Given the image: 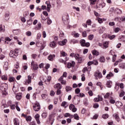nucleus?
Wrapping results in <instances>:
<instances>
[{"label": "nucleus", "instance_id": "nucleus-1", "mask_svg": "<svg viewBox=\"0 0 125 125\" xmlns=\"http://www.w3.org/2000/svg\"><path fill=\"white\" fill-rule=\"evenodd\" d=\"M8 88V85L5 83H3L0 85V89L2 91V94L6 95V90Z\"/></svg>", "mask_w": 125, "mask_h": 125}, {"label": "nucleus", "instance_id": "nucleus-2", "mask_svg": "<svg viewBox=\"0 0 125 125\" xmlns=\"http://www.w3.org/2000/svg\"><path fill=\"white\" fill-rule=\"evenodd\" d=\"M33 108L34 110L36 112L40 111L41 109V105H40V104L38 102L35 103V105H33Z\"/></svg>", "mask_w": 125, "mask_h": 125}, {"label": "nucleus", "instance_id": "nucleus-3", "mask_svg": "<svg viewBox=\"0 0 125 125\" xmlns=\"http://www.w3.org/2000/svg\"><path fill=\"white\" fill-rule=\"evenodd\" d=\"M81 101V99L79 98V95H76L74 96V99H73V103L75 105H78L80 102Z\"/></svg>", "mask_w": 125, "mask_h": 125}, {"label": "nucleus", "instance_id": "nucleus-4", "mask_svg": "<svg viewBox=\"0 0 125 125\" xmlns=\"http://www.w3.org/2000/svg\"><path fill=\"white\" fill-rule=\"evenodd\" d=\"M69 109L72 111L73 113H75V112H77V108H76V106L73 104H70L69 105Z\"/></svg>", "mask_w": 125, "mask_h": 125}, {"label": "nucleus", "instance_id": "nucleus-5", "mask_svg": "<svg viewBox=\"0 0 125 125\" xmlns=\"http://www.w3.org/2000/svg\"><path fill=\"white\" fill-rule=\"evenodd\" d=\"M62 19V21H63V23H65L66 21L69 20V15H68V14H65L63 15Z\"/></svg>", "mask_w": 125, "mask_h": 125}, {"label": "nucleus", "instance_id": "nucleus-6", "mask_svg": "<svg viewBox=\"0 0 125 125\" xmlns=\"http://www.w3.org/2000/svg\"><path fill=\"white\" fill-rule=\"evenodd\" d=\"M31 66H33V68L34 71H36L39 69V65L37 63H35V62H31Z\"/></svg>", "mask_w": 125, "mask_h": 125}, {"label": "nucleus", "instance_id": "nucleus-7", "mask_svg": "<svg viewBox=\"0 0 125 125\" xmlns=\"http://www.w3.org/2000/svg\"><path fill=\"white\" fill-rule=\"evenodd\" d=\"M76 63L75 62L72 61L71 62H68L67 64V67L68 69H70V68H72V67H74Z\"/></svg>", "mask_w": 125, "mask_h": 125}, {"label": "nucleus", "instance_id": "nucleus-8", "mask_svg": "<svg viewBox=\"0 0 125 125\" xmlns=\"http://www.w3.org/2000/svg\"><path fill=\"white\" fill-rule=\"evenodd\" d=\"M38 125L41 124V121H40V114H37L34 117Z\"/></svg>", "mask_w": 125, "mask_h": 125}, {"label": "nucleus", "instance_id": "nucleus-9", "mask_svg": "<svg viewBox=\"0 0 125 125\" xmlns=\"http://www.w3.org/2000/svg\"><path fill=\"white\" fill-rule=\"evenodd\" d=\"M104 37H107L108 39H110V40H113L116 38V35H107L106 34H104L103 35Z\"/></svg>", "mask_w": 125, "mask_h": 125}, {"label": "nucleus", "instance_id": "nucleus-10", "mask_svg": "<svg viewBox=\"0 0 125 125\" xmlns=\"http://www.w3.org/2000/svg\"><path fill=\"white\" fill-rule=\"evenodd\" d=\"M67 39H64L62 41H59L58 42V44L60 45H62V46L65 45V44L67 43Z\"/></svg>", "mask_w": 125, "mask_h": 125}, {"label": "nucleus", "instance_id": "nucleus-11", "mask_svg": "<svg viewBox=\"0 0 125 125\" xmlns=\"http://www.w3.org/2000/svg\"><path fill=\"white\" fill-rule=\"evenodd\" d=\"M9 15H10V13H9V12H6L5 13L4 19L6 20V21H8V20H9V18H10Z\"/></svg>", "mask_w": 125, "mask_h": 125}, {"label": "nucleus", "instance_id": "nucleus-12", "mask_svg": "<svg viewBox=\"0 0 125 125\" xmlns=\"http://www.w3.org/2000/svg\"><path fill=\"white\" fill-rule=\"evenodd\" d=\"M9 56H10V57H13V58H16V57H17L15 55V52L13 51H10L9 53Z\"/></svg>", "mask_w": 125, "mask_h": 125}, {"label": "nucleus", "instance_id": "nucleus-13", "mask_svg": "<svg viewBox=\"0 0 125 125\" xmlns=\"http://www.w3.org/2000/svg\"><path fill=\"white\" fill-rule=\"evenodd\" d=\"M113 117H115V119H116V120L117 122H120V121H121V119H120V117H119V114H118L117 113H115L113 115Z\"/></svg>", "mask_w": 125, "mask_h": 125}, {"label": "nucleus", "instance_id": "nucleus-14", "mask_svg": "<svg viewBox=\"0 0 125 125\" xmlns=\"http://www.w3.org/2000/svg\"><path fill=\"white\" fill-rule=\"evenodd\" d=\"M95 77H98L99 79H101V78H102V73L98 71V72L95 73Z\"/></svg>", "mask_w": 125, "mask_h": 125}, {"label": "nucleus", "instance_id": "nucleus-15", "mask_svg": "<svg viewBox=\"0 0 125 125\" xmlns=\"http://www.w3.org/2000/svg\"><path fill=\"white\" fill-rule=\"evenodd\" d=\"M112 77H114V74L110 72L109 74L107 75L106 79H107V80H110Z\"/></svg>", "mask_w": 125, "mask_h": 125}, {"label": "nucleus", "instance_id": "nucleus-16", "mask_svg": "<svg viewBox=\"0 0 125 125\" xmlns=\"http://www.w3.org/2000/svg\"><path fill=\"white\" fill-rule=\"evenodd\" d=\"M16 99H17V100H20V99H21V98H22V93H19L17 94L16 96Z\"/></svg>", "mask_w": 125, "mask_h": 125}, {"label": "nucleus", "instance_id": "nucleus-17", "mask_svg": "<svg viewBox=\"0 0 125 125\" xmlns=\"http://www.w3.org/2000/svg\"><path fill=\"white\" fill-rule=\"evenodd\" d=\"M116 106L118 107V108H121V107L123 106V103L121 102H117L116 103Z\"/></svg>", "mask_w": 125, "mask_h": 125}, {"label": "nucleus", "instance_id": "nucleus-18", "mask_svg": "<svg viewBox=\"0 0 125 125\" xmlns=\"http://www.w3.org/2000/svg\"><path fill=\"white\" fill-rule=\"evenodd\" d=\"M92 53L93 55H96V56H98V55H99V52L96 50H92Z\"/></svg>", "mask_w": 125, "mask_h": 125}, {"label": "nucleus", "instance_id": "nucleus-19", "mask_svg": "<svg viewBox=\"0 0 125 125\" xmlns=\"http://www.w3.org/2000/svg\"><path fill=\"white\" fill-rule=\"evenodd\" d=\"M50 46L51 47H52V48H54V47H55V46H56V43L54 41L51 42L50 43Z\"/></svg>", "mask_w": 125, "mask_h": 125}, {"label": "nucleus", "instance_id": "nucleus-20", "mask_svg": "<svg viewBox=\"0 0 125 125\" xmlns=\"http://www.w3.org/2000/svg\"><path fill=\"white\" fill-rule=\"evenodd\" d=\"M14 125H19V120L17 118H15L14 119Z\"/></svg>", "mask_w": 125, "mask_h": 125}, {"label": "nucleus", "instance_id": "nucleus-21", "mask_svg": "<svg viewBox=\"0 0 125 125\" xmlns=\"http://www.w3.org/2000/svg\"><path fill=\"white\" fill-rule=\"evenodd\" d=\"M62 107H64V108H67L68 106V104L66 102H63L61 104Z\"/></svg>", "mask_w": 125, "mask_h": 125}, {"label": "nucleus", "instance_id": "nucleus-22", "mask_svg": "<svg viewBox=\"0 0 125 125\" xmlns=\"http://www.w3.org/2000/svg\"><path fill=\"white\" fill-rule=\"evenodd\" d=\"M99 61L102 63H104V62H105V58L104 56L100 57L99 59Z\"/></svg>", "mask_w": 125, "mask_h": 125}, {"label": "nucleus", "instance_id": "nucleus-23", "mask_svg": "<svg viewBox=\"0 0 125 125\" xmlns=\"http://www.w3.org/2000/svg\"><path fill=\"white\" fill-rule=\"evenodd\" d=\"M105 30H106V28H105V27H104V26L102 27V28H100L99 31L100 34H103Z\"/></svg>", "mask_w": 125, "mask_h": 125}, {"label": "nucleus", "instance_id": "nucleus-24", "mask_svg": "<svg viewBox=\"0 0 125 125\" xmlns=\"http://www.w3.org/2000/svg\"><path fill=\"white\" fill-rule=\"evenodd\" d=\"M31 80H32V76L30 75L28 76V80H26L27 83H32V81Z\"/></svg>", "mask_w": 125, "mask_h": 125}, {"label": "nucleus", "instance_id": "nucleus-25", "mask_svg": "<svg viewBox=\"0 0 125 125\" xmlns=\"http://www.w3.org/2000/svg\"><path fill=\"white\" fill-rule=\"evenodd\" d=\"M112 81H108L106 83V85L107 87H111L112 86Z\"/></svg>", "mask_w": 125, "mask_h": 125}, {"label": "nucleus", "instance_id": "nucleus-26", "mask_svg": "<svg viewBox=\"0 0 125 125\" xmlns=\"http://www.w3.org/2000/svg\"><path fill=\"white\" fill-rule=\"evenodd\" d=\"M65 90L67 92H68V91H71V90H72V87L70 86H66L65 87Z\"/></svg>", "mask_w": 125, "mask_h": 125}, {"label": "nucleus", "instance_id": "nucleus-27", "mask_svg": "<svg viewBox=\"0 0 125 125\" xmlns=\"http://www.w3.org/2000/svg\"><path fill=\"white\" fill-rule=\"evenodd\" d=\"M80 43L81 44L82 46H84L85 44V40L82 39L80 41Z\"/></svg>", "mask_w": 125, "mask_h": 125}, {"label": "nucleus", "instance_id": "nucleus-28", "mask_svg": "<svg viewBox=\"0 0 125 125\" xmlns=\"http://www.w3.org/2000/svg\"><path fill=\"white\" fill-rule=\"evenodd\" d=\"M53 57H55V55H50L48 57V60H50V61H52L53 60Z\"/></svg>", "mask_w": 125, "mask_h": 125}, {"label": "nucleus", "instance_id": "nucleus-29", "mask_svg": "<svg viewBox=\"0 0 125 125\" xmlns=\"http://www.w3.org/2000/svg\"><path fill=\"white\" fill-rule=\"evenodd\" d=\"M94 38V35H93V34H91L88 36V39L90 41H92V40H93Z\"/></svg>", "mask_w": 125, "mask_h": 125}, {"label": "nucleus", "instance_id": "nucleus-30", "mask_svg": "<svg viewBox=\"0 0 125 125\" xmlns=\"http://www.w3.org/2000/svg\"><path fill=\"white\" fill-rule=\"evenodd\" d=\"M102 117L103 119L105 120L106 119H108V118H109V115L107 114H104L103 115Z\"/></svg>", "mask_w": 125, "mask_h": 125}, {"label": "nucleus", "instance_id": "nucleus-31", "mask_svg": "<svg viewBox=\"0 0 125 125\" xmlns=\"http://www.w3.org/2000/svg\"><path fill=\"white\" fill-rule=\"evenodd\" d=\"M109 97H110L109 93H106V94L104 96V98H105V99H108Z\"/></svg>", "mask_w": 125, "mask_h": 125}, {"label": "nucleus", "instance_id": "nucleus-32", "mask_svg": "<svg viewBox=\"0 0 125 125\" xmlns=\"http://www.w3.org/2000/svg\"><path fill=\"white\" fill-rule=\"evenodd\" d=\"M96 20H97L98 22H99L100 24L103 23V20L102 19L98 18V19H96Z\"/></svg>", "mask_w": 125, "mask_h": 125}, {"label": "nucleus", "instance_id": "nucleus-33", "mask_svg": "<svg viewBox=\"0 0 125 125\" xmlns=\"http://www.w3.org/2000/svg\"><path fill=\"white\" fill-rule=\"evenodd\" d=\"M26 120L27 122H31L32 121V117L30 116H28L26 117Z\"/></svg>", "mask_w": 125, "mask_h": 125}, {"label": "nucleus", "instance_id": "nucleus-34", "mask_svg": "<svg viewBox=\"0 0 125 125\" xmlns=\"http://www.w3.org/2000/svg\"><path fill=\"white\" fill-rule=\"evenodd\" d=\"M50 7H51V5H50V3L47 5V11L48 12L50 11Z\"/></svg>", "mask_w": 125, "mask_h": 125}, {"label": "nucleus", "instance_id": "nucleus-35", "mask_svg": "<svg viewBox=\"0 0 125 125\" xmlns=\"http://www.w3.org/2000/svg\"><path fill=\"white\" fill-rule=\"evenodd\" d=\"M73 117L75 120H79L80 119V117H79V115H78V114H74Z\"/></svg>", "mask_w": 125, "mask_h": 125}, {"label": "nucleus", "instance_id": "nucleus-36", "mask_svg": "<svg viewBox=\"0 0 125 125\" xmlns=\"http://www.w3.org/2000/svg\"><path fill=\"white\" fill-rule=\"evenodd\" d=\"M16 108L17 110V111L20 112V107L18 106V103L17 102L16 103Z\"/></svg>", "mask_w": 125, "mask_h": 125}, {"label": "nucleus", "instance_id": "nucleus-37", "mask_svg": "<svg viewBox=\"0 0 125 125\" xmlns=\"http://www.w3.org/2000/svg\"><path fill=\"white\" fill-rule=\"evenodd\" d=\"M15 78L14 77H11L9 78V82H10V83H12V82H14V81H15Z\"/></svg>", "mask_w": 125, "mask_h": 125}, {"label": "nucleus", "instance_id": "nucleus-38", "mask_svg": "<svg viewBox=\"0 0 125 125\" xmlns=\"http://www.w3.org/2000/svg\"><path fill=\"white\" fill-rule=\"evenodd\" d=\"M60 83H57L54 86V87L55 88H57V89H59L60 88Z\"/></svg>", "mask_w": 125, "mask_h": 125}, {"label": "nucleus", "instance_id": "nucleus-39", "mask_svg": "<svg viewBox=\"0 0 125 125\" xmlns=\"http://www.w3.org/2000/svg\"><path fill=\"white\" fill-rule=\"evenodd\" d=\"M108 42H105L104 43V48H107V47H108Z\"/></svg>", "mask_w": 125, "mask_h": 125}, {"label": "nucleus", "instance_id": "nucleus-40", "mask_svg": "<svg viewBox=\"0 0 125 125\" xmlns=\"http://www.w3.org/2000/svg\"><path fill=\"white\" fill-rule=\"evenodd\" d=\"M75 93L76 94H79V93H80V92H81V89H80V88H77L75 89Z\"/></svg>", "mask_w": 125, "mask_h": 125}, {"label": "nucleus", "instance_id": "nucleus-41", "mask_svg": "<svg viewBox=\"0 0 125 125\" xmlns=\"http://www.w3.org/2000/svg\"><path fill=\"white\" fill-rule=\"evenodd\" d=\"M5 31V29L2 27V25H0V32H4Z\"/></svg>", "mask_w": 125, "mask_h": 125}, {"label": "nucleus", "instance_id": "nucleus-42", "mask_svg": "<svg viewBox=\"0 0 125 125\" xmlns=\"http://www.w3.org/2000/svg\"><path fill=\"white\" fill-rule=\"evenodd\" d=\"M42 37V34L41 33H38L37 36V39L40 40Z\"/></svg>", "mask_w": 125, "mask_h": 125}, {"label": "nucleus", "instance_id": "nucleus-43", "mask_svg": "<svg viewBox=\"0 0 125 125\" xmlns=\"http://www.w3.org/2000/svg\"><path fill=\"white\" fill-rule=\"evenodd\" d=\"M4 68H5V69H8V62H5L4 66Z\"/></svg>", "mask_w": 125, "mask_h": 125}, {"label": "nucleus", "instance_id": "nucleus-44", "mask_svg": "<svg viewBox=\"0 0 125 125\" xmlns=\"http://www.w3.org/2000/svg\"><path fill=\"white\" fill-rule=\"evenodd\" d=\"M42 97L43 99H46V98H47V95L45 94H42Z\"/></svg>", "mask_w": 125, "mask_h": 125}, {"label": "nucleus", "instance_id": "nucleus-45", "mask_svg": "<svg viewBox=\"0 0 125 125\" xmlns=\"http://www.w3.org/2000/svg\"><path fill=\"white\" fill-rule=\"evenodd\" d=\"M46 117H47V113L44 112L42 114V117L43 118V119H45Z\"/></svg>", "mask_w": 125, "mask_h": 125}, {"label": "nucleus", "instance_id": "nucleus-46", "mask_svg": "<svg viewBox=\"0 0 125 125\" xmlns=\"http://www.w3.org/2000/svg\"><path fill=\"white\" fill-rule=\"evenodd\" d=\"M114 31L115 32V33H119V32H120V28L116 27V28H114Z\"/></svg>", "mask_w": 125, "mask_h": 125}, {"label": "nucleus", "instance_id": "nucleus-47", "mask_svg": "<svg viewBox=\"0 0 125 125\" xmlns=\"http://www.w3.org/2000/svg\"><path fill=\"white\" fill-rule=\"evenodd\" d=\"M82 36H83V38L86 37L87 36V34H86V31H83L82 33Z\"/></svg>", "mask_w": 125, "mask_h": 125}, {"label": "nucleus", "instance_id": "nucleus-48", "mask_svg": "<svg viewBox=\"0 0 125 125\" xmlns=\"http://www.w3.org/2000/svg\"><path fill=\"white\" fill-rule=\"evenodd\" d=\"M1 80H2L3 81H6V80H7V77H6V76H1Z\"/></svg>", "mask_w": 125, "mask_h": 125}, {"label": "nucleus", "instance_id": "nucleus-49", "mask_svg": "<svg viewBox=\"0 0 125 125\" xmlns=\"http://www.w3.org/2000/svg\"><path fill=\"white\" fill-rule=\"evenodd\" d=\"M125 92L124 91H122L120 94L119 95L120 97H123L125 95Z\"/></svg>", "mask_w": 125, "mask_h": 125}, {"label": "nucleus", "instance_id": "nucleus-50", "mask_svg": "<svg viewBox=\"0 0 125 125\" xmlns=\"http://www.w3.org/2000/svg\"><path fill=\"white\" fill-rule=\"evenodd\" d=\"M84 74L82 75V82H84L85 81V77H84Z\"/></svg>", "mask_w": 125, "mask_h": 125}, {"label": "nucleus", "instance_id": "nucleus-51", "mask_svg": "<svg viewBox=\"0 0 125 125\" xmlns=\"http://www.w3.org/2000/svg\"><path fill=\"white\" fill-rule=\"evenodd\" d=\"M96 84L101 87V89H102V83H101L98 82Z\"/></svg>", "mask_w": 125, "mask_h": 125}, {"label": "nucleus", "instance_id": "nucleus-52", "mask_svg": "<svg viewBox=\"0 0 125 125\" xmlns=\"http://www.w3.org/2000/svg\"><path fill=\"white\" fill-rule=\"evenodd\" d=\"M93 107L95 109H97V108H98V107H99V104H97V103H96V104H94Z\"/></svg>", "mask_w": 125, "mask_h": 125}, {"label": "nucleus", "instance_id": "nucleus-53", "mask_svg": "<svg viewBox=\"0 0 125 125\" xmlns=\"http://www.w3.org/2000/svg\"><path fill=\"white\" fill-rule=\"evenodd\" d=\"M14 52H15V54L16 56H18V53L19 52V51H18V49H16L14 50Z\"/></svg>", "mask_w": 125, "mask_h": 125}, {"label": "nucleus", "instance_id": "nucleus-54", "mask_svg": "<svg viewBox=\"0 0 125 125\" xmlns=\"http://www.w3.org/2000/svg\"><path fill=\"white\" fill-rule=\"evenodd\" d=\"M92 62L94 65H98V61L96 60H94Z\"/></svg>", "mask_w": 125, "mask_h": 125}, {"label": "nucleus", "instance_id": "nucleus-55", "mask_svg": "<svg viewBox=\"0 0 125 125\" xmlns=\"http://www.w3.org/2000/svg\"><path fill=\"white\" fill-rule=\"evenodd\" d=\"M51 23H52V21L49 19V18H48L47 19V24H48V25H50V24H51Z\"/></svg>", "mask_w": 125, "mask_h": 125}, {"label": "nucleus", "instance_id": "nucleus-56", "mask_svg": "<svg viewBox=\"0 0 125 125\" xmlns=\"http://www.w3.org/2000/svg\"><path fill=\"white\" fill-rule=\"evenodd\" d=\"M41 27H42V24H41V23H38L37 24L38 30L41 29Z\"/></svg>", "mask_w": 125, "mask_h": 125}, {"label": "nucleus", "instance_id": "nucleus-57", "mask_svg": "<svg viewBox=\"0 0 125 125\" xmlns=\"http://www.w3.org/2000/svg\"><path fill=\"white\" fill-rule=\"evenodd\" d=\"M74 37L75 38H79L80 37V34L78 33H75L74 32Z\"/></svg>", "mask_w": 125, "mask_h": 125}, {"label": "nucleus", "instance_id": "nucleus-58", "mask_svg": "<svg viewBox=\"0 0 125 125\" xmlns=\"http://www.w3.org/2000/svg\"><path fill=\"white\" fill-rule=\"evenodd\" d=\"M77 60L79 63H82V62H83V58L79 57Z\"/></svg>", "mask_w": 125, "mask_h": 125}, {"label": "nucleus", "instance_id": "nucleus-59", "mask_svg": "<svg viewBox=\"0 0 125 125\" xmlns=\"http://www.w3.org/2000/svg\"><path fill=\"white\" fill-rule=\"evenodd\" d=\"M53 108V105H52V104H50L48 106V110H52Z\"/></svg>", "mask_w": 125, "mask_h": 125}, {"label": "nucleus", "instance_id": "nucleus-60", "mask_svg": "<svg viewBox=\"0 0 125 125\" xmlns=\"http://www.w3.org/2000/svg\"><path fill=\"white\" fill-rule=\"evenodd\" d=\"M108 25H109V26H114V25H115V22H112V21L109 22L108 23Z\"/></svg>", "mask_w": 125, "mask_h": 125}, {"label": "nucleus", "instance_id": "nucleus-61", "mask_svg": "<svg viewBox=\"0 0 125 125\" xmlns=\"http://www.w3.org/2000/svg\"><path fill=\"white\" fill-rule=\"evenodd\" d=\"M42 36H43V38H46V32H45V31H43L42 32Z\"/></svg>", "mask_w": 125, "mask_h": 125}, {"label": "nucleus", "instance_id": "nucleus-62", "mask_svg": "<svg viewBox=\"0 0 125 125\" xmlns=\"http://www.w3.org/2000/svg\"><path fill=\"white\" fill-rule=\"evenodd\" d=\"M78 95V98H79V97H83V96H84V94L83 93H80Z\"/></svg>", "mask_w": 125, "mask_h": 125}, {"label": "nucleus", "instance_id": "nucleus-63", "mask_svg": "<svg viewBox=\"0 0 125 125\" xmlns=\"http://www.w3.org/2000/svg\"><path fill=\"white\" fill-rule=\"evenodd\" d=\"M91 1V4H95L96 2V0H89Z\"/></svg>", "mask_w": 125, "mask_h": 125}, {"label": "nucleus", "instance_id": "nucleus-64", "mask_svg": "<svg viewBox=\"0 0 125 125\" xmlns=\"http://www.w3.org/2000/svg\"><path fill=\"white\" fill-rule=\"evenodd\" d=\"M86 23L87 24H88V25L89 26L90 25H91V20H88L86 21Z\"/></svg>", "mask_w": 125, "mask_h": 125}]
</instances>
